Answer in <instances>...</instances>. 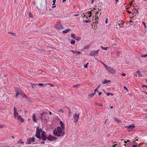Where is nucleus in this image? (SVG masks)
I'll return each instance as SVG.
<instances>
[{"mask_svg": "<svg viewBox=\"0 0 147 147\" xmlns=\"http://www.w3.org/2000/svg\"><path fill=\"white\" fill-rule=\"evenodd\" d=\"M62 128L60 127H58L57 128V130L55 129L53 131L54 135L58 137L63 136L65 134L64 131L62 132Z\"/></svg>", "mask_w": 147, "mask_h": 147, "instance_id": "1", "label": "nucleus"}, {"mask_svg": "<svg viewBox=\"0 0 147 147\" xmlns=\"http://www.w3.org/2000/svg\"><path fill=\"white\" fill-rule=\"evenodd\" d=\"M47 113L44 112L40 114V116H39V118L41 120L43 119L44 120L47 121V119L46 118V117H47Z\"/></svg>", "mask_w": 147, "mask_h": 147, "instance_id": "2", "label": "nucleus"}, {"mask_svg": "<svg viewBox=\"0 0 147 147\" xmlns=\"http://www.w3.org/2000/svg\"><path fill=\"white\" fill-rule=\"evenodd\" d=\"M48 136L47 135V133L45 131H43L41 136L40 139H42L44 141H45L47 139V137Z\"/></svg>", "mask_w": 147, "mask_h": 147, "instance_id": "3", "label": "nucleus"}, {"mask_svg": "<svg viewBox=\"0 0 147 147\" xmlns=\"http://www.w3.org/2000/svg\"><path fill=\"white\" fill-rule=\"evenodd\" d=\"M55 28L57 30H59L62 29L63 28V27L60 22H58Z\"/></svg>", "mask_w": 147, "mask_h": 147, "instance_id": "4", "label": "nucleus"}, {"mask_svg": "<svg viewBox=\"0 0 147 147\" xmlns=\"http://www.w3.org/2000/svg\"><path fill=\"white\" fill-rule=\"evenodd\" d=\"M39 129V127H37L36 129V132L35 134V136L36 137L40 139L41 138V136L40 135V133H41L38 131Z\"/></svg>", "mask_w": 147, "mask_h": 147, "instance_id": "5", "label": "nucleus"}, {"mask_svg": "<svg viewBox=\"0 0 147 147\" xmlns=\"http://www.w3.org/2000/svg\"><path fill=\"white\" fill-rule=\"evenodd\" d=\"M47 139L50 141H52L53 140H56V138L54 136L50 135L47 137Z\"/></svg>", "mask_w": 147, "mask_h": 147, "instance_id": "6", "label": "nucleus"}, {"mask_svg": "<svg viewBox=\"0 0 147 147\" xmlns=\"http://www.w3.org/2000/svg\"><path fill=\"white\" fill-rule=\"evenodd\" d=\"M135 126L134 124H132L129 126H126L125 127L129 129V130H132L134 129Z\"/></svg>", "mask_w": 147, "mask_h": 147, "instance_id": "7", "label": "nucleus"}, {"mask_svg": "<svg viewBox=\"0 0 147 147\" xmlns=\"http://www.w3.org/2000/svg\"><path fill=\"white\" fill-rule=\"evenodd\" d=\"M100 49H98L96 51H92L90 53L89 55L90 56H93L97 55L98 54V51Z\"/></svg>", "mask_w": 147, "mask_h": 147, "instance_id": "8", "label": "nucleus"}, {"mask_svg": "<svg viewBox=\"0 0 147 147\" xmlns=\"http://www.w3.org/2000/svg\"><path fill=\"white\" fill-rule=\"evenodd\" d=\"M106 69L111 73L114 74L115 72V70L110 67L108 66Z\"/></svg>", "mask_w": 147, "mask_h": 147, "instance_id": "9", "label": "nucleus"}, {"mask_svg": "<svg viewBox=\"0 0 147 147\" xmlns=\"http://www.w3.org/2000/svg\"><path fill=\"white\" fill-rule=\"evenodd\" d=\"M79 114H78V115L77 114H75L73 116V118L75 119L76 121H77L78 120V119L79 118Z\"/></svg>", "mask_w": 147, "mask_h": 147, "instance_id": "10", "label": "nucleus"}, {"mask_svg": "<svg viewBox=\"0 0 147 147\" xmlns=\"http://www.w3.org/2000/svg\"><path fill=\"white\" fill-rule=\"evenodd\" d=\"M14 117L15 118H16L17 116L18 115V113L17 111V110L16 109V108L15 107H14Z\"/></svg>", "mask_w": 147, "mask_h": 147, "instance_id": "11", "label": "nucleus"}, {"mask_svg": "<svg viewBox=\"0 0 147 147\" xmlns=\"http://www.w3.org/2000/svg\"><path fill=\"white\" fill-rule=\"evenodd\" d=\"M17 120H19L21 122H23L24 121V120L23 119L21 116L20 115L18 116V117L17 119Z\"/></svg>", "mask_w": 147, "mask_h": 147, "instance_id": "12", "label": "nucleus"}, {"mask_svg": "<svg viewBox=\"0 0 147 147\" xmlns=\"http://www.w3.org/2000/svg\"><path fill=\"white\" fill-rule=\"evenodd\" d=\"M32 119L35 122L37 123L35 114H34L32 115Z\"/></svg>", "mask_w": 147, "mask_h": 147, "instance_id": "13", "label": "nucleus"}, {"mask_svg": "<svg viewBox=\"0 0 147 147\" xmlns=\"http://www.w3.org/2000/svg\"><path fill=\"white\" fill-rule=\"evenodd\" d=\"M32 142V139H29L27 142H26V144H30L31 142Z\"/></svg>", "mask_w": 147, "mask_h": 147, "instance_id": "14", "label": "nucleus"}, {"mask_svg": "<svg viewBox=\"0 0 147 147\" xmlns=\"http://www.w3.org/2000/svg\"><path fill=\"white\" fill-rule=\"evenodd\" d=\"M70 30H71L70 29H66L65 30H64L63 31V33H67V32H69L70 31Z\"/></svg>", "mask_w": 147, "mask_h": 147, "instance_id": "15", "label": "nucleus"}, {"mask_svg": "<svg viewBox=\"0 0 147 147\" xmlns=\"http://www.w3.org/2000/svg\"><path fill=\"white\" fill-rule=\"evenodd\" d=\"M110 80H108L107 79H104V81L102 82V83L103 84H106L108 82L110 81Z\"/></svg>", "mask_w": 147, "mask_h": 147, "instance_id": "16", "label": "nucleus"}, {"mask_svg": "<svg viewBox=\"0 0 147 147\" xmlns=\"http://www.w3.org/2000/svg\"><path fill=\"white\" fill-rule=\"evenodd\" d=\"M60 125L62 128V130H63L64 128V124L62 121H61L60 122Z\"/></svg>", "mask_w": 147, "mask_h": 147, "instance_id": "17", "label": "nucleus"}, {"mask_svg": "<svg viewBox=\"0 0 147 147\" xmlns=\"http://www.w3.org/2000/svg\"><path fill=\"white\" fill-rule=\"evenodd\" d=\"M114 120L117 122L118 123H119V122H121V121L120 120L118 119L117 117L114 118Z\"/></svg>", "mask_w": 147, "mask_h": 147, "instance_id": "18", "label": "nucleus"}, {"mask_svg": "<svg viewBox=\"0 0 147 147\" xmlns=\"http://www.w3.org/2000/svg\"><path fill=\"white\" fill-rule=\"evenodd\" d=\"M118 22H117L116 23L117 24L116 25V27L117 28H120L121 27L120 24L119 23H118Z\"/></svg>", "mask_w": 147, "mask_h": 147, "instance_id": "19", "label": "nucleus"}, {"mask_svg": "<svg viewBox=\"0 0 147 147\" xmlns=\"http://www.w3.org/2000/svg\"><path fill=\"white\" fill-rule=\"evenodd\" d=\"M137 72L138 74V75L139 76L142 77L143 76V75L140 73L139 70H138Z\"/></svg>", "mask_w": 147, "mask_h": 147, "instance_id": "20", "label": "nucleus"}, {"mask_svg": "<svg viewBox=\"0 0 147 147\" xmlns=\"http://www.w3.org/2000/svg\"><path fill=\"white\" fill-rule=\"evenodd\" d=\"M71 37L73 38V39H75V34L74 33L71 34Z\"/></svg>", "mask_w": 147, "mask_h": 147, "instance_id": "21", "label": "nucleus"}, {"mask_svg": "<svg viewBox=\"0 0 147 147\" xmlns=\"http://www.w3.org/2000/svg\"><path fill=\"white\" fill-rule=\"evenodd\" d=\"M75 39H76L77 41H79L80 40L81 38L80 37H76V38H75Z\"/></svg>", "mask_w": 147, "mask_h": 147, "instance_id": "22", "label": "nucleus"}, {"mask_svg": "<svg viewBox=\"0 0 147 147\" xmlns=\"http://www.w3.org/2000/svg\"><path fill=\"white\" fill-rule=\"evenodd\" d=\"M101 48L102 49H104L105 50H107L108 49V48H109V47H104L102 46H101Z\"/></svg>", "mask_w": 147, "mask_h": 147, "instance_id": "23", "label": "nucleus"}, {"mask_svg": "<svg viewBox=\"0 0 147 147\" xmlns=\"http://www.w3.org/2000/svg\"><path fill=\"white\" fill-rule=\"evenodd\" d=\"M71 45H74L75 43V41L74 40H72L71 41Z\"/></svg>", "mask_w": 147, "mask_h": 147, "instance_id": "24", "label": "nucleus"}, {"mask_svg": "<svg viewBox=\"0 0 147 147\" xmlns=\"http://www.w3.org/2000/svg\"><path fill=\"white\" fill-rule=\"evenodd\" d=\"M90 22V20H84V21H83V22L84 23V22H86V23H89Z\"/></svg>", "mask_w": 147, "mask_h": 147, "instance_id": "25", "label": "nucleus"}, {"mask_svg": "<svg viewBox=\"0 0 147 147\" xmlns=\"http://www.w3.org/2000/svg\"><path fill=\"white\" fill-rule=\"evenodd\" d=\"M18 143L19 144H23L24 142L22 141V140L20 139L18 142Z\"/></svg>", "mask_w": 147, "mask_h": 147, "instance_id": "26", "label": "nucleus"}, {"mask_svg": "<svg viewBox=\"0 0 147 147\" xmlns=\"http://www.w3.org/2000/svg\"><path fill=\"white\" fill-rule=\"evenodd\" d=\"M101 63L104 65V67L106 68V69L107 68L108 66L107 65L104 63L103 62H101Z\"/></svg>", "mask_w": 147, "mask_h": 147, "instance_id": "27", "label": "nucleus"}, {"mask_svg": "<svg viewBox=\"0 0 147 147\" xmlns=\"http://www.w3.org/2000/svg\"><path fill=\"white\" fill-rule=\"evenodd\" d=\"M90 46L89 45H87L84 48V49H88L89 48Z\"/></svg>", "mask_w": 147, "mask_h": 147, "instance_id": "28", "label": "nucleus"}, {"mask_svg": "<svg viewBox=\"0 0 147 147\" xmlns=\"http://www.w3.org/2000/svg\"><path fill=\"white\" fill-rule=\"evenodd\" d=\"M75 53H76L77 55H80L81 53V52L79 51H76Z\"/></svg>", "mask_w": 147, "mask_h": 147, "instance_id": "29", "label": "nucleus"}, {"mask_svg": "<svg viewBox=\"0 0 147 147\" xmlns=\"http://www.w3.org/2000/svg\"><path fill=\"white\" fill-rule=\"evenodd\" d=\"M95 94L94 93H92L89 94V96H93Z\"/></svg>", "mask_w": 147, "mask_h": 147, "instance_id": "30", "label": "nucleus"}, {"mask_svg": "<svg viewBox=\"0 0 147 147\" xmlns=\"http://www.w3.org/2000/svg\"><path fill=\"white\" fill-rule=\"evenodd\" d=\"M133 11L134 12V13H136H136L138 12V11L136 9L134 8L133 9Z\"/></svg>", "mask_w": 147, "mask_h": 147, "instance_id": "31", "label": "nucleus"}, {"mask_svg": "<svg viewBox=\"0 0 147 147\" xmlns=\"http://www.w3.org/2000/svg\"><path fill=\"white\" fill-rule=\"evenodd\" d=\"M43 84H42V83H39L38 84V86H43V87H44L45 86H43Z\"/></svg>", "mask_w": 147, "mask_h": 147, "instance_id": "32", "label": "nucleus"}, {"mask_svg": "<svg viewBox=\"0 0 147 147\" xmlns=\"http://www.w3.org/2000/svg\"><path fill=\"white\" fill-rule=\"evenodd\" d=\"M142 57H147V54H144L141 55Z\"/></svg>", "mask_w": 147, "mask_h": 147, "instance_id": "33", "label": "nucleus"}, {"mask_svg": "<svg viewBox=\"0 0 147 147\" xmlns=\"http://www.w3.org/2000/svg\"><path fill=\"white\" fill-rule=\"evenodd\" d=\"M38 131L40 132V133H41L42 132V129H39H39H38Z\"/></svg>", "mask_w": 147, "mask_h": 147, "instance_id": "34", "label": "nucleus"}, {"mask_svg": "<svg viewBox=\"0 0 147 147\" xmlns=\"http://www.w3.org/2000/svg\"><path fill=\"white\" fill-rule=\"evenodd\" d=\"M56 1V0H53V5H55V3Z\"/></svg>", "mask_w": 147, "mask_h": 147, "instance_id": "35", "label": "nucleus"}, {"mask_svg": "<svg viewBox=\"0 0 147 147\" xmlns=\"http://www.w3.org/2000/svg\"><path fill=\"white\" fill-rule=\"evenodd\" d=\"M88 63H87L86 65H85L84 66V67L85 68H87L88 67V66H87V65H88Z\"/></svg>", "mask_w": 147, "mask_h": 147, "instance_id": "36", "label": "nucleus"}, {"mask_svg": "<svg viewBox=\"0 0 147 147\" xmlns=\"http://www.w3.org/2000/svg\"><path fill=\"white\" fill-rule=\"evenodd\" d=\"M29 17H30V18H32L33 17L32 15L30 13L29 14Z\"/></svg>", "mask_w": 147, "mask_h": 147, "instance_id": "37", "label": "nucleus"}, {"mask_svg": "<svg viewBox=\"0 0 147 147\" xmlns=\"http://www.w3.org/2000/svg\"><path fill=\"white\" fill-rule=\"evenodd\" d=\"M117 53L116 54V55L117 56H119V55L120 53L119 51H117Z\"/></svg>", "mask_w": 147, "mask_h": 147, "instance_id": "38", "label": "nucleus"}, {"mask_svg": "<svg viewBox=\"0 0 147 147\" xmlns=\"http://www.w3.org/2000/svg\"><path fill=\"white\" fill-rule=\"evenodd\" d=\"M97 90H98V89H97L96 88L94 90V92H93L94 93V94H96V91H97V92H98V91H97Z\"/></svg>", "mask_w": 147, "mask_h": 147, "instance_id": "39", "label": "nucleus"}, {"mask_svg": "<svg viewBox=\"0 0 147 147\" xmlns=\"http://www.w3.org/2000/svg\"><path fill=\"white\" fill-rule=\"evenodd\" d=\"M70 51L72 53H73L74 54L75 52V51L72 50H71Z\"/></svg>", "mask_w": 147, "mask_h": 147, "instance_id": "40", "label": "nucleus"}, {"mask_svg": "<svg viewBox=\"0 0 147 147\" xmlns=\"http://www.w3.org/2000/svg\"><path fill=\"white\" fill-rule=\"evenodd\" d=\"M142 23L144 25V27H145V28H146V24H145V22H142Z\"/></svg>", "mask_w": 147, "mask_h": 147, "instance_id": "41", "label": "nucleus"}, {"mask_svg": "<svg viewBox=\"0 0 147 147\" xmlns=\"http://www.w3.org/2000/svg\"><path fill=\"white\" fill-rule=\"evenodd\" d=\"M49 84L50 85V86H51V87H53V86H54V85L52 84Z\"/></svg>", "mask_w": 147, "mask_h": 147, "instance_id": "42", "label": "nucleus"}, {"mask_svg": "<svg viewBox=\"0 0 147 147\" xmlns=\"http://www.w3.org/2000/svg\"><path fill=\"white\" fill-rule=\"evenodd\" d=\"M8 33H10L13 36H14L15 35V33H11V32H8Z\"/></svg>", "mask_w": 147, "mask_h": 147, "instance_id": "43", "label": "nucleus"}, {"mask_svg": "<svg viewBox=\"0 0 147 147\" xmlns=\"http://www.w3.org/2000/svg\"><path fill=\"white\" fill-rule=\"evenodd\" d=\"M110 94L111 93L110 92H108L106 93V94L108 96H109L110 95Z\"/></svg>", "mask_w": 147, "mask_h": 147, "instance_id": "44", "label": "nucleus"}, {"mask_svg": "<svg viewBox=\"0 0 147 147\" xmlns=\"http://www.w3.org/2000/svg\"><path fill=\"white\" fill-rule=\"evenodd\" d=\"M100 86L101 85L100 84H99L98 85L96 88L98 89L100 87Z\"/></svg>", "mask_w": 147, "mask_h": 147, "instance_id": "45", "label": "nucleus"}, {"mask_svg": "<svg viewBox=\"0 0 147 147\" xmlns=\"http://www.w3.org/2000/svg\"><path fill=\"white\" fill-rule=\"evenodd\" d=\"M31 139H32V142H34V139H35V138H31Z\"/></svg>", "mask_w": 147, "mask_h": 147, "instance_id": "46", "label": "nucleus"}, {"mask_svg": "<svg viewBox=\"0 0 147 147\" xmlns=\"http://www.w3.org/2000/svg\"><path fill=\"white\" fill-rule=\"evenodd\" d=\"M79 85V84H78V85H74V86H73V87L74 88H76Z\"/></svg>", "mask_w": 147, "mask_h": 147, "instance_id": "47", "label": "nucleus"}, {"mask_svg": "<svg viewBox=\"0 0 147 147\" xmlns=\"http://www.w3.org/2000/svg\"><path fill=\"white\" fill-rule=\"evenodd\" d=\"M108 18H107L106 19V20H105V23L106 24L107 23V22H108Z\"/></svg>", "mask_w": 147, "mask_h": 147, "instance_id": "48", "label": "nucleus"}, {"mask_svg": "<svg viewBox=\"0 0 147 147\" xmlns=\"http://www.w3.org/2000/svg\"><path fill=\"white\" fill-rule=\"evenodd\" d=\"M99 13L97 12H96V13H95V14H96V16H98V14Z\"/></svg>", "mask_w": 147, "mask_h": 147, "instance_id": "49", "label": "nucleus"}, {"mask_svg": "<svg viewBox=\"0 0 147 147\" xmlns=\"http://www.w3.org/2000/svg\"><path fill=\"white\" fill-rule=\"evenodd\" d=\"M121 75L123 76H124L126 75V74H125L123 73L121 74Z\"/></svg>", "mask_w": 147, "mask_h": 147, "instance_id": "50", "label": "nucleus"}, {"mask_svg": "<svg viewBox=\"0 0 147 147\" xmlns=\"http://www.w3.org/2000/svg\"><path fill=\"white\" fill-rule=\"evenodd\" d=\"M19 94H20L19 93H18V92H17V94L16 96L17 97L18 96Z\"/></svg>", "mask_w": 147, "mask_h": 147, "instance_id": "51", "label": "nucleus"}, {"mask_svg": "<svg viewBox=\"0 0 147 147\" xmlns=\"http://www.w3.org/2000/svg\"><path fill=\"white\" fill-rule=\"evenodd\" d=\"M3 126L2 125L0 124V128H3Z\"/></svg>", "mask_w": 147, "mask_h": 147, "instance_id": "52", "label": "nucleus"}, {"mask_svg": "<svg viewBox=\"0 0 147 147\" xmlns=\"http://www.w3.org/2000/svg\"><path fill=\"white\" fill-rule=\"evenodd\" d=\"M98 105H99V106H101V107H102V104H98Z\"/></svg>", "mask_w": 147, "mask_h": 147, "instance_id": "53", "label": "nucleus"}, {"mask_svg": "<svg viewBox=\"0 0 147 147\" xmlns=\"http://www.w3.org/2000/svg\"><path fill=\"white\" fill-rule=\"evenodd\" d=\"M98 19V16H96V18L95 20H96V21H97Z\"/></svg>", "mask_w": 147, "mask_h": 147, "instance_id": "54", "label": "nucleus"}, {"mask_svg": "<svg viewBox=\"0 0 147 147\" xmlns=\"http://www.w3.org/2000/svg\"><path fill=\"white\" fill-rule=\"evenodd\" d=\"M124 89H126L127 90H128L127 88L125 86H124Z\"/></svg>", "mask_w": 147, "mask_h": 147, "instance_id": "55", "label": "nucleus"}, {"mask_svg": "<svg viewBox=\"0 0 147 147\" xmlns=\"http://www.w3.org/2000/svg\"><path fill=\"white\" fill-rule=\"evenodd\" d=\"M95 8H94L93 9L92 11L93 12L95 13V11H94V10H95Z\"/></svg>", "mask_w": 147, "mask_h": 147, "instance_id": "56", "label": "nucleus"}, {"mask_svg": "<svg viewBox=\"0 0 147 147\" xmlns=\"http://www.w3.org/2000/svg\"><path fill=\"white\" fill-rule=\"evenodd\" d=\"M116 145V144H114L112 146V147H115Z\"/></svg>", "mask_w": 147, "mask_h": 147, "instance_id": "57", "label": "nucleus"}, {"mask_svg": "<svg viewBox=\"0 0 147 147\" xmlns=\"http://www.w3.org/2000/svg\"><path fill=\"white\" fill-rule=\"evenodd\" d=\"M31 84L32 85L34 86H35L36 85V84L35 83H32Z\"/></svg>", "mask_w": 147, "mask_h": 147, "instance_id": "58", "label": "nucleus"}, {"mask_svg": "<svg viewBox=\"0 0 147 147\" xmlns=\"http://www.w3.org/2000/svg\"><path fill=\"white\" fill-rule=\"evenodd\" d=\"M142 87H145L146 88H147V86L145 85H143L142 86Z\"/></svg>", "mask_w": 147, "mask_h": 147, "instance_id": "59", "label": "nucleus"}, {"mask_svg": "<svg viewBox=\"0 0 147 147\" xmlns=\"http://www.w3.org/2000/svg\"><path fill=\"white\" fill-rule=\"evenodd\" d=\"M82 16L83 17H84L86 16L85 15H84V13L83 15H82Z\"/></svg>", "mask_w": 147, "mask_h": 147, "instance_id": "60", "label": "nucleus"}, {"mask_svg": "<svg viewBox=\"0 0 147 147\" xmlns=\"http://www.w3.org/2000/svg\"><path fill=\"white\" fill-rule=\"evenodd\" d=\"M40 143L43 144L45 143V142L44 141H43V142H41Z\"/></svg>", "mask_w": 147, "mask_h": 147, "instance_id": "61", "label": "nucleus"}, {"mask_svg": "<svg viewBox=\"0 0 147 147\" xmlns=\"http://www.w3.org/2000/svg\"><path fill=\"white\" fill-rule=\"evenodd\" d=\"M132 147H137V146L136 145H133Z\"/></svg>", "mask_w": 147, "mask_h": 147, "instance_id": "62", "label": "nucleus"}, {"mask_svg": "<svg viewBox=\"0 0 147 147\" xmlns=\"http://www.w3.org/2000/svg\"><path fill=\"white\" fill-rule=\"evenodd\" d=\"M59 111H61L62 112H63V110L62 109H60L59 110Z\"/></svg>", "mask_w": 147, "mask_h": 147, "instance_id": "63", "label": "nucleus"}, {"mask_svg": "<svg viewBox=\"0 0 147 147\" xmlns=\"http://www.w3.org/2000/svg\"><path fill=\"white\" fill-rule=\"evenodd\" d=\"M88 13L90 14H91L92 13L91 11H88Z\"/></svg>", "mask_w": 147, "mask_h": 147, "instance_id": "64", "label": "nucleus"}]
</instances>
